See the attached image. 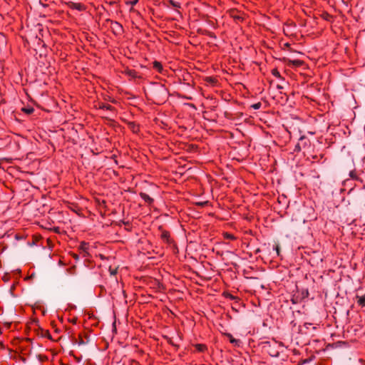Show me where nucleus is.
Here are the masks:
<instances>
[{"instance_id":"1","label":"nucleus","mask_w":365,"mask_h":365,"mask_svg":"<svg viewBox=\"0 0 365 365\" xmlns=\"http://www.w3.org/2000/svg\"><path fill=\"white\" fill-rule=\"evenodd\" d=\"M34 155V153H29L26 158H24V182H28V179L37 180L40 162L36 158L30 162L29 160L32 159Z\"/></svg>"},{"instance_id":"2","label":"nucleus","mask_w":365,"mask_h":365,"mask_svg":"<svg viewBox=\"0 0 365 365\" xmlns=\"http://www.w3.org/2000/svg\"><path fill=\"white\" fill-rule=\"evenodd\" d=\"M40 203L38 201H30L24 202V222L31 224H39L38 220L41 217V212L39 210Z\"/></svg>"},{"instance_id":"3","label":"nucleus","mask_w":365,"mask_h":365,"mask_svg":"<svg viewBox=\"0 0 365 365\" xmlns=\"http://www.w3.org/2000/svg\"><path fill=\"white\" fill-rule=\"evenodd\" d=\"M36 182L37 180H31L30 179H28V182H24V202L38 201L34 199V195L38 192Z\"/></svg>"},{"instance_id":"4","label":"nucleus","mask_w":365,"mask_h":365,"mask_svg":"<svg viewBox=\"0 0 365 365\" xmlns=\"http://www.w3.org/2000/svg\"><path fill=\"white\" fill-rule=\"evenodd\" d=\"M309 290L307 288L296 287V291L294 292L290 301L293 304H297L302 302L309 297Z\"/></svg>"},{"instance_id":"5","label":"nucleus","mask_w":365,"mask_h":365,"mask_svg":"<svg viewBox=\"0 0 365 365\" xmlns=\"http://www.w3.org/2000/svg\"><path fill=\"white\" fill-rule=\"evenodd\" d=\"M311 147L312 143L310 140L307 137L302 135L299 138L298 143L296 144L294 151H302L304 154L307 153H309Z\"/></svg>"},{"instance_id":"6","label":"nucleus","mask_w":365,"mask_h":365,"mask_svg":"<svg viewBox=\"0 0 365 365\" xmlns=\"http://www.w3.org/2000/svg\"><path fill=\"white\" fill-rule=\"evenodd\" d=\"M158 230L160 231V240L173 248L178 249L177 244L171 237L170 232L168 230H164L162 226H160Z\"/></svg>"},{"instance_id":"7","label":"nucleus","mask_w":365,"mask_h":365,"mask_svg":"<svg viewBox=\"0 0 365 365\" xmlns=\"http://www.w3.org/2000/svg\"><path fill=\"white\" fill-rule=\"evenodd\" d=\"M262 349L271 356H278L279 351L274 349L276 341H264L261 343Z\"/></svg>"},{"instance_id":"8","label":"nucleus","mask_w":365,"mask_h":365,"mask_svg":"<svg viewBox=\"0 0 365 365\" xmlns=\"http://www.w3.org/2000/svg\"><path fill=\"white\" fill-rule=\"evenodd\" d=\"M106 22H110L111 31L115 36L121 35L123 33V27L118 21L106 19Z\"/></svg>"},{"instance_id":"9","label":"nucleus","mask_w":365,"mask_h":365,"mask_svg":"<svg viewBox=\"0 0 365 365\" xmlns=\"http://www.w3.org/2000/svg\"><path fill=\"white\" fill-rule=\"evenodd\" d=\"M42 237L39 235H33L31 238H29L26 241V245L32 247L33 246H36L37 247H43V245L41 242Z\"/></svg>"},{"instance_id":"10","label":"nucleus","mask_w":365,"mask_h":365,"mask_svg":"<svg viewBox=\"0 0 365 365\" xmlns=\"http://www.w3.org/2000/svg\"><path fill=\"white\" fill-rule=\"evenodd\" d=\"M122 73L128 76L130 78V79H136V78H142V76L137 72L135 70L130 69L128 67H126Z\"/></svg>"},{"instance_id":"11","label":"nucleus","mask_w":365,"mask_h":365,"mask_svg":"<svg viewBox=\"0 0 365 365\" xmlns=\"http://www.w3.org/2000/svg\"><path fill=\"white\" fill-rule=\"evenodd\" d=\"M168 93V88L164 85H159L155 90L154 94L158 95L159 97L162 96L163 98H166Z\"/></svg>"},{"instance_id":"12","label":"nucleus","mask_w":365,"mask_h":365,"mask_svg":"<svg viewBox=\"0 0 365 365\" xmlns=\"http://www.w3.org/2000/svg\"><path fill=\"white\" fill-rule=\"evenodd\" d=\"M89 248L90 245L88 242H86L85 241H82L80 243V245L78 247V250L83 253V257H87L90 256L89 253Z\"/></svg>"},{"instance_id":"13","label":"nucleus","mask_w":365,"mask_h":365,"mask_svg":"<svg viewBox=\"0 0 365 365\" xmlns=\"http://www.w3.org/2000/svg\"><path fill=\"white\" fill-rule=\"evenodd\" d=\"M203 81L206 86H210L215 87L218 83V79L215 76H206L203 78Z\"/></svg>"},{"instance_id":"14","label":"nucleus","mask_w":365,"mask_h":365,"mask_svg":"<svg viewBox=\"0 0 365 365\" xmlns=\"http://www.w3.org/2000/svg\"><path fill=\"white\" fill-rule=\"evenodd\" d=\"M26 33V36H24V47L26 46V42L29 43V40H36L38 38L37 34H32L31 30H26L25 31Z\"/></svg>"},{"instance_id":"15","label":"nucleus","mask_w":365,"mask_h":365,"mask_svg":"<svg viewBox=\"0 0 365 365\" xmlns=\"http://www.w3.org/2000/svg\"><path fill=\"white\" fill-rule=\"evenodd\" d=\"M139 196L144 200L145 203L150 206L154 202V199L150 197L147 193L140 192Z\"/></svg>"},{"instance_id":"16","label":"nucleus","mask_w":365,"mask_h":365,"mask_svg":"<svg viewBox=\"0 0 365 365\" xmlns=\"http://www.w3.org/2000/svg\"><path fill=\"white\" fill-rule=\"evenodd\" d=\"M152 65H153V68L154 70H155L159 73L163 74L164 71H165L162 63L158 61H154L152 63Z\"/></svg>"},{"instance_id":"17","label":"nucleus","mask_w":365,"mask_h":365,"mask_svg":"<svg viewBox=\"0 0 365 365\" xmlns=\"http://www.w3.org/2000/svg\"><path fill=\"white\" fill-rule=\"evenodd\" d=\"M95 107L96 108L101 109V110L106 109V110H110V111L115 110V108L113 106H112L111 105L106 104V103H104L102 102H98V104L95 106Z\"/></svg>"},{"instance_id":"18","label":"nucleus","mask_w":365,"mask_h":365,"mask_svg":"<svg viewBox=\"0 0 365 365\" xmlns=\"http://www.w3.org/2000/svg\"><path fill=\"white\" fill-rule=\"evenodd\" d=\"M222 334L227 336L230 342L232 344L235 346H240L241 341L240 339H235L230 333H222Z\"/></svg>"},{"instance_id":"19","label":"nucleus","mask_w":365,"mask_h":365,"mask_svg":"<svg viewBox=\"0 0 365 365\" xmlns=\"http://www.w3.org/2000/svg\"><path fill=\"white\" fill-rule=\"evenodd\" d=\"M195 348V351L205 353L207 351V346L205 344H195L192 345Z\"/></svg>"},{"instance_id":"20","label":"nucleus","mask_w":365,"mask_h":365,"mask_svg":"<svg viewBox=\"0 0 365 365\" xmlns=\"http://www.w3.org/2000/svg\"><path fill=\"white\" fill-rule=\"evenodd\" d=\"M356 303L359 307H360L361 308L365 307V294L361 296L356 294Z\"/></svg>"},{"instance_id":"21","label":"nucleus","mask_w":365,"mask_h":365,"mask_svg":"<svg viewBox=\"0 0 365 365\" xmlns=\"http://www.w3.org/2000/svg\"><path fill=\"white\" fill-rule=\"evenodd\" d=\"M321 17L327 21H329V22H333L334 20V16H332L331 14H329L327 11H323L321 14Z\"/></svg>"},{"instance_id":"22","label":"nucleus","mask_w":365,"mask_h":365,"mask_svg":"<svg viewBox=\"0 0 365 365\" xmlns=\"http://www.w3.org/2000/svg\"><path fill=\"white\" fill-rule=\"evenodd\" d=\"M222 295L226 299H229L230 300H235V301H236V302H238L240 300V299L238 297L235 296V295L232 294L231 293H230L228 292H223Z\"/></svg>"},{"instance_id":"23","label":"nucleus","mask_w":365,"mask_h":365,"mask_svg":"<svg viewBox=\"0 0 365 365\" xmlns=\"http://www.w3.org/2000/svg\"><path fill=\"white\" fill-rule=\"evenodd\" d=\"M83 334H84L85 338L86 339V341H85L83 338V333H80L78 334V345H84L88 342V337L87 336V334L84 333Z\"/></svg>"},{"instance_id":"24","label":"nucleus","mask_w":365,"mask_h":365,"mask_svg":"<svg viewBox=\"0 0 365 365\" xmlns=\"http://www.w3.org/2000/svg\"><path fill=\"white\" fill-rule=\"evenodd\" d=\"M129 128L132 130V131L135 133H137L140 131V126L135 122H129L128 123Z\"/></svg>"},{"instance_id":"25","label":"nucleus","mask_w":365,"mask_h":365,"mask_svg":"<svg viewBox=\"0 0 365 365\" xmlns=\"http://www.w3.org/2000/svg\"><path fill=\"white\" fill-rule=\"evenodd\" d=\"M304 64V61L299 59L289 60L288 65H292L296 67L302 66Z\"/></svg>"},{"instance_id":"26","label":"nucleus","mask_w":365,"mask_h":365,"mask_svg":"<svg viewBox=\"0 0 365 365\" xmlns=\"http://www.w3.org/2000/svg\"><path fill=\"white\" fill-rule=\"evenodd\" d=\"M42 227L50 231H53L55 233L60 234L61 232V228L59 227H47L46 225H41Z\"/></svg>"},{"instance_id":"27","label":"nucleus","mask_w":365,"mask_h":365,"mask_svg":"<svg viewBox=\"0 0 365 365\" xmlns=\"http://www.w3.org/2000/svg\"><path fill=\"white\" fill-rule=\"evenodd\" d=\"M87 9L86 6L82 3H76L75 10L78 11H84Z\"/></svg>"},{"instance_id":"28","label":"nucleus","mask_w":365,"mask_h":365,"mask_svg":"<svg viewBox=\"0 0 365 365\" xmlns=\"http://www.w3.org/2000/svg\"><path fill=\"white\" fill-rule=\"evenodd\" d=\"M271 73L276 78H279V79H282V80H284V78L281 76L279 71H278V69L277 68H273L272 71H271Z\"/></svg>"},{"instance_id":"29","label":"nucleus","mask_w":365,"mask_h":365,"mask_svg":"<svg viewBox=\"0 0 365 365\" xmlns=\"http://www.w3.org/2000/svg\"><path fill=\"white\" fill-rule=\"evenodd\" d=\"M35 277V272L32 271L31 272H29L28 275L24 277V281L32 280Z\"/></svg>"},{"instance_id":"30","label":"nucleus","mask_w":365,"mask_h":365,"mask_svg":"<svg viewBox=\"0 0 365 365\" xmlns=\"http://www.w3.org/2000/svg\"><path fill=\"white\" fill-rule=\"evenodd\" d=\"M312 158L317 162L319 161L320 159H322L324 156V154L323 153H320L319 155H310Z\"/></svg>"},{"instance_id":"31","label":"nucleus","mask_w":365,"mask_h":365,"mask_svg":"<svg viewBox=\"0 0 365 365\" xmlns=\"http://www.w3.org/2000/svg\"><path fill=\"white\" fill-rule=\"evenodd\" d=\"M223 236H224V238L227 239V240H234L236 239V237L234 236V235L228 233V232H225L223 234Z\"/></svg>"},{"instance_id":"32","label":"nucleus","mask_w":365,"mask_h":365,"mask_svg":"<svg viewBox=\"0 0 365 365\" xmlns=\"http://www.w3.org/2000/svg\"><path fill=\"white\" fill-rule=\"evenodd\" d=\"M349 175L350 178L354 180H356L359 177L355 170H351L349 173Z\"/></svg>"},{"instance_id":"33","label":"nucleus","mask_w":365,"mask_h":365,"mask_svg":"<svg viewBox=\"0 0 365 365\" xmlns=\"http://www.w3.org/2000/svg\"><path fill=\"white\" fill-rule=\"evenodd\" d=\"M42 336L52 340L51 334L48 330H43L42 331Z\"/></svg>"},{"instance_id":"34","label":"nucleus","mask_w":365,"mask_h":365,"mask_svg":"<svg viewBox=\"0 0 365 365\" xmlns=\"http://www.w3.org/2000/svg\"><path fill=\"white\" fill-rule=\"evenodd\" d=\"M34 109L33 107L27 106L24 107V113L26 114H31L34 112Z\"/></svg>"},{"instance_id":"35","label":"nucleus","mask_w":365,"mask_h":365,"mask_svg":"<svg viewBox=\"0 0 365 365\" xmlns=\"http://www.w3.org/2000/svg\"><path fill=\"white\" fill-rule=\"evenodd\" d=\"M169 4L175 8H180V4L174 0H169Z\"/></svg>"},{"instance_id":"36","label":"nucleus","mask_w":365,"mask_h":365,"mask_svg":"<svg viewBox=\"0 0 365 365\" xmlns=\"http://www.w3.org/2000/svg\"><path fill=\"white\" fill-rule=\"evenodd\" d=\"M109 272L110 275L115 276L118 272V267L113 268L111 266L109 267Z\"/></svg>"},{"instance_id":"37","label":"nucleus","mask_w":365,"mask_h":365,"mask_svg":"<svg viewBox=\"0 0 365 365\" xmlns=\"http://www.w3.org/2000/svg\"><path fill=\"white\" fill-rule=\"evenodd\" d=\"M250 107L255 110H258L262 107L261 102H257L250 106Z\"/></svg>"},{"instance_id":"38","label":"nucleus","mask_w":365,"mask_h":365,"mask_svg":"<svg viewBox=\"0 0 365 365\" xmlns=\"http://www.w3.org/2000/svg\"><path fill=\"white\" fill-rule=\"evenodd\" d=\"M66 4L71 9H75V6H76V3L75 2H73V1H70L66 2Z\"/></svg>"},{"instance_id":"39","label":"nucleus","mask_w":365,"mask_h":365,"mask_svg":"<svg viewBox=\"0 0 365 365\" xmlns=\"http://www.w3.org/2000/svg\"><path fill=\"white\" fill-rule=\"evenodd\" d=\"M273 250L276 251V254L277 256H279V246L278 244H275L273 245Z\"/></svg>"},{"instance_id":"40","label":"nucleus","mask_w":365,"mask_h":365,"mask_svg":"<svg viewBox=\"0 0 365 365\" xmlns=\"http://www.w3.org/2000/svg\"><path fill=\"white\" fill-rule=\"evenodd\" d=\"M138 2V0H133V1H126L125 3L126 5L134 6V5L137 4Z\"/></svg>"},{"instance_id":"41","label":"nucleus","mask_w":365,"mask_h":365,"mask_svg":"<svg viewBox=\"0 0 365 365\" xmlns=\"http://www.w3.org/2000/svg\"><path fill=\"white\" fill-rule=\"evenodd\" d=\"M110 158H111V159H113V160H114V162H115V163L116 165H118V160H117V155H115V154L112 155V156L110 157Z\"/></svg>"},{"instance_id":"42","label":"nucleus","mask_w":365,"mask_h":365,"mask_svg":"<svg viewBox=\"0 0 365 365\" xmlns=\"http://www.w3.org/2000/svg\"><path fill=\"white\" fill-rule=\"evenodd\" d=\"M98 202H99L100 205H103L105 208L106 207V200H103L101 202L98 201Z\"/></svg>"},{"instance_id":"43","label":"nucleus","mask_w":365,"mask_h":365,"mask_svg":"<svg viewBox=\"0 0 365 365\" xmlns=\"http://www.w3.org/2000/svg\"><path fill=\"white\" fill-rule=\"evenodd\" d=\"M284 46L287 48L290 51H292V48L290 47V44L289 43H284Z\"/></svg>"},{"instance_id":"44","label":"nucleus","mask_w":365,"mask_h":365,"mask_svg":"<svg viewBox=\"0 0 365 365\" xmlns=\"http://www.w3.org/2000/svg\"><path fill=\"white\" fill-rule=\"evenodd\" d=\"M233 18L235 20L243 21V18L240 16H233Z\"/></svg>"},{"instance_id":"45","label":"nucleus","mask_w":365,"mask_h":365,"mask_svg":"<svg viewBox=\"0 0 365 365\" xmlns=\"http://www.w3.org/2000/svg\"><path fill=\"white\" fill-rule=\"evenodd\" d=\"M168 342L170 345H172V346H173L178 347V346L175 345V344L173 343V341L171 340V339H170V338L168 339Z\"/></svg>"},{"instance_id":"46","label":"nucleus","mask_w":365,"mask_h":365,"mask_svg":"<svg viewBox=\"0 0 365 365\" xmlns=\"http://www.w3.org/2000/svg\"><path fill=\"white\" fill-rule=\"evenodd\" d=\"M207 202H197L196 205H199V206H201V207H203L205 204H207Z\"/></svg>"},{"instance_id":"47","label":"nucleus","mask_w":365,"mask_h":365,"mask_svg":"<svg viewBox=\"0 0 365 365\" xmlns=\"http://www.w3.org/2000/svg\"><path fill=\"white\" fill-rule=\"evenodd\" d=\"M356 180L359 182H361V183H364V180L361 178H360V177H358Z\"/></svg>"},{"instance_id":"48","label":"nucleus","mask_w":365,"mask_h":365,"mask_svg":"<svg viewBox=\"0 0 365 365\" xmlns=\"http://www.w3.org/2000/svg\"><path fill=\"white\" fill-rule=\"evenodd\" d=\"M224 114L227 118H230V114L227 111H225Z\"/></svg>"},{"instance_id":"49","label":"nucleus","mask_w":365,"mask_h":365,"mask_svg":"<svg viewBox=\"0 0 365 365\" xmlns=\"http://www.w3.org/2000/svg\"><path fill=\"white\" fill-rule=\"evenodd\" d=\"M110 24V22H106V19L105 20V21L103 22V26H108V24Z\"/></svg>"},{"instance_id":"50","label":"nucleus","mask_w":365,"mask_h":365,"mask_svg":"<svg viewBox=\"0 0 365 365\" xmlns=\"http://www.w3.org/2000/svg\"><path fill=\"white\" fill-rule=\"evenodd\" d=\"M286 25H287V26H294V27L296 26V24H295V23H294V22H292V23H290V24H286Z\"/></svg>"},{"instance_id":"51","label":"nucleus","mask_w":365,"mask_h":365,"mask_svg":"<svg viewBox=\"0 0 365 365\" xmlns=\"http://www.w3.org/2000/svg\"><path fill=\"white\" fill-rule=\"evenodd\" d=\"M24 93H25V94L26 95L27 98H28L29 100H31V98L30 95H29L27 92H26L25 91H24Z\"/></svg>"},{"instance_id":"52","label":"nucleus","mask_w":365,"mask_h":365,"mask_svg":"<svg viewBox=\"0 0 365 365\" xmlns=\"http://www.w3.org/2000/svg\"><path fill=\"white\" fill-rule=\"evenodd\" d=\"M44 225H46L47 227H52L51 224L48 222H46Z\"/></svg>"},{"instance_id":"53","label":"nucleus","mask_w":365,"mask_h":365,"mask_svg":"<svg viewBox=\"0 0 365 365\" xmlns=\"http://www.w3.org/2000/svg\"><path fill=\"white\" fill-rule=\"evenodd\" d=\"M106 3L108 4L109 5L112 6L115 4V1H110V2H106Z\"/></svg>"},{"instance_id":"54","label":"nucleus","mask_w":365,"mask_h":365,"mask_svg":"<svg viewBox=\"0 0 365 365\" xmlns=\"http://www.w3.org/2000/svg\"><path fill=\"white\" fill-rule=\"evenodd\" d=\"M210 37H213V38H216V36L213 34V33H210V35H209Z\"/></svg>"},{"instance_id":"55","label":"nucleus","mask_w":365,"mask_h":365,"mask_svg":"<svg viewBox=\"0 0 365 365\" xmlns=\"http://www.w3.org/2000/svg\"><path fill=\"white\" fill-rule=\"evenodd\" d=\"M40 24H37V26H36L37 31H40Z\"/></svg>"},{"instance_id":"56","label":"nucleus","mask_w":365,"mask_h":365,"mask_svg":"<svg viewBox=\"0 0 365 365\" xmlns=\"http://www.w3.org/2000/svg\"><path fill=\"white\" fill-rule=\"evenodd\" d=\"M260 252V249L259 248H257L256 250H255V254L258 253Z\"/></svg>"},{"instance_id":"57","label":"nucleus","mask_w":365,"mask_h":365,"mask_svg":"<svg viewBox=\"0 0 365 365\" xmlns=\"http://www.w3.org/2000/svg\"><path fill=\"white\" fill-rule=\"evenodd\" d=\"M349 180V179L345 180L343 182V184H344V185H346V182H347Z\"/></svg>"},{"instance_id":"58","label":"nucleus","mask_w":365,"mask_h":365,"mask_svg":"<svg viewBox=\"0 0 365 365\" xmlns=\"http://www.w3.org/2000/svg\"><path fill=\"white\" fill-rule=\"evenodd\" d=\"M110 101L113 103H115L116 102V101L115 99H112V100L110 99Z\"/></svg>"},{"instance_id":"59","label":"nucleus","mask_w":365,"mask_h":365,"mask_svg":"<svg viewBox=\"0 0 365 365\" xmlns=\"http://www.w3.org/2000/svg\"><path fill=\"white\" fill-rule=\"evenodd\" d=\"M277 87L278 89H282V87L281 86H279V85H277Z\"/></svg>"},{"instance_id":"60","label":"nucleus","mask_w":365,"mask_h":365,"mask_svg":"<svg viewBox=\"0 0 365 365\" xmlns=\"http://www.w3.org/2000/svg\"><path fill=\"white\" fill-rule=\"evenodd\" d=\"M123 223L125 224V225H129V222H124V221H123Z\"/></svg>"},{"instance_id":"61","label":"nucleus","mask_w":365,"mask_h":365,"mask_svg":"<svg viewBox=\"0 0 365 365\" xmlns=\"http://www.w3.org/2000/svg\"><path fill=\"white\" fill-rule=\"evenodd\" d=\"M135 11V9L133 7H131L130 9V11L132 12V11Z\"/></svg>"},{"instance_id":"62","label":"nucleus","mask_w":365,"mask_h":365,"mask_svg":"<svg viewBox=\"0 0 365 365\" xmlns=\"http://www.w3.org/2000/svg\"><path fill=\"white\" fill-rule=\"evenodd\" d=\"M30 339L29 338L24 337V341H29Z\"/></svg>"},{"instance_id":"63","label":"nucleus","mask_w":365,"mask_h":365,"mask_svg":"<svg viewBox=\"0 0 365 365\" xmlns=\"http://www.w3.org/2000/svg\"><path fill=\"white\" fill-rule=\"evenodd\" d=\"M16 239L20 240L21 239V237H19L18 235L16 236Z\"/></svg>"},{"instance_id":"64","label":"nucleus","mask_w":365,"mask_h":365,"mask_svg":"<svg viewBox=\"0 0 365 365\" xmlns=\"http://www.w3.org/2000/svg\"><path fill=\"white\" fill-rule=\"evenodd\" d=\"M74 258L78 259V256H77V255H74Z\"/></svg>"}]
</instances>
